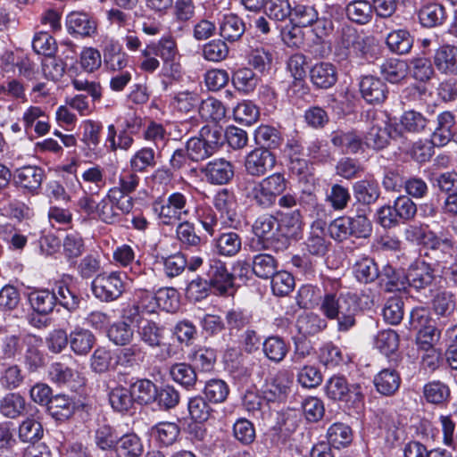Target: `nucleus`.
I'll return each instance as SVG.
<instances>
[{"mask_svg":"<svg viewBox=\"0 0 457 457\" xmlns=\"http://www.w3.org/2000/svg\"><path fill=\"white\" fill-rule=\"evenodd\" d=\"M104 64L111 71H121L129 64V55L113 38H107L103 48Z\"/></svg>","mask_w":457,"mask_h":457,"instance_id":"9d476101","label":"nucleus"},{"mask_svg":"<svg viewBox=\"0 0 457 457\" xmlns=\"http://www.w3.org/2000/svg\"><path fill=\"white\" fill-rule=\"evenodd\" d=\"M379 271L377 263L369 257L358 260L353 265L354 277L358 281L365 284L378 278Z\"/></svg>","mask_w":457,"mask_h":457,"instance_id":"49530a36","label":"nucleus"},{"mask_svg":"<svg viewBox=\"0 0 457 457\" xmlns=\"http://www.w3.org/2000/svg\"><path fill=\"white\" fill-rule=\"evenodd\" d=\"M436 127L431 142L436 146H444L452 139L457 141V124L455 117L451 112H443L437 115Z\"/></svg>","mask_w":457,"mask_h":457,"instance_id":"1a4fd4ad","label":"nucleus"},{"mask_svg":"<svg viewBox=\"0 0 457 457\" xmlns=\"http://www.w3.org/2000/svg\"><path fill=\"white\" fill-rule=\"evenodd\" d=\"M151 436L162 447H168L177 442L180 428L175 422H159L150 429Z\"/></svg>","mask_w":457,"mask_h":457,"instance_id":"4be33fe9","label":"nucleus"},{"mask_svg":"<svg viewBox=\"0 0 457 457\" xmlns=\"http://www.w3.org/2000/svg\"><path fill=\"white\" fill-rule=\"evenodd\" d=\"M346 17L353 23L366 25L372 21L373 9L369 0H352L345 6Z\"/></svg>","mask_w":457,"mask_h":457,"instance_id":"5701e85b","label":"nucleus"},{"mask_svg":"<svg viewBox=\"0 0 457 457\" xmlns=\"http://www.w3.org/2000/svg\"><path fill=\"white\" fill-rule=\"evenodd\" d=\"M109 402L114 411L124 412L133 406L134 398L129 388L117 386L110 391Z\"/></svg>","mask_w":457,"mask_h":457,"instance_id":"6e6d98bb","label":"nucleus"},{"mask_svg":"<svg viewBox=\"0 0 457 457\" xmlns=\"http://www.w3.org/2000/svg\"><path fill=\"white\" fill-rule=\"evenodd\" d=\"M331 142L345 153H357L361 147V139L353 131L337 130L331 134Z\"/></svg>","mask_w":457,"mask_h":457,"instance_id":"a19ab883","label":"nucleus"},{"mask_svg":"<svg viewBox=\"0 0 457 457\" xmlns=\"http://www.w3.org/2000/svg\"><path fill=\"white\" fill-rule=\"evenodd\" d=\"M203 276L212 285V289L218 295H226L234 287V275L228 270L226 263L217 257L206 261Z\"/></svg>","mask_w":457,"mask_h":457,"instance_id":"39448f33","label":"nucleus"},{"mask_svg":"<svg viewBox=\"0 0 457 457\" xmlns=\"http://www.w3.org/2000/svg\"><path fill=\"white\" fill-rule=\"evenodd\" d=\"M155 165V151L148 146L136 151L129 160V167L133 172H145Z\"/></svg>","mask_w":457,"mask_h":457,"instance_id":"79ce46f5","label":"nucleus"},{"mask_svg":"<svg viewBox=\"0 0 457 457\" xmlns=\"http://www.w3.org/2000/svg\"><path fill=\"white\" fill-rule=\"evenodd\" d=\"M312 83L320 88L332 87L337 79V73L335 66L329 62L316 63L310 71Z\"/></svg>","mask_w":457,"mask_h":457,"instance_id":"393cba45","label":"nucleus"},{"mask_svg":"<svg viewBox=\"0 0 457 457\" xmlns=\"http://www.w3.org/2000/svg\"><path fill=\"white\" fill-rule=\"evenodd\" d=\"M276 155L265 148H255L246 154L244 161L245 172L252 177H262L276 165Z\"/></svg>","mask_w":457,"mask_h":457,"instance_id":"6e6552de","label":"nucleus"},{"mask_svg":"<svg viewBox=\"0 0 457 457\" xmlns=\"http://www.w3.org/2000/svg\"><path fill=\"white\" fill-rule=\"evenodd\" d=\"M362 97L370 104H380L386 98V85L378 78L364 76L360 81Z\"/></svg>","mask_w":457,"mask_h":457,"instance_id":"f3484780","label":"nucleus"},{"mask_svg":"<svg viewBox=\"0 0 457 457\" xmlns=\"http://www.w3.org/2000/svg\"><path fill=\"white\" fill-rule=\"evenodd\" d=\"M428 248L441 253V256L439 257L440 260H438V262L447 263L449 262V259L457 258V245L451 237H447L444 233H440L439 235L435 233L434 238L432 239L431 245Z\"/></svg>","mask_w":457,"mask_h":457,"instance_id":"a18cd8bd","label":"nucleus"},{"mask_svg":"<svg viewBox=\"0 0 457 457\" xmlns=\"http://www.w3.org/2000/svg\"><path fill=\"white\" fill-rule=\"evenodd\" d=\"M407 285L415 289H423L434 281V270L425 262H416L411 264L406 273Z\"/></svg>","mask_w":457,"mask_h":457,"instance_id":"2eb2a0df","label":"nucleus"},{"mask_svg":"<svg viewBox=\"0 0 457 457\" xmlns=\"http://www.w3.org/2000/svg\"><path fill=\"white\" fill-rule=\"evenodd\" d=\"M428 124V119L420 112L414 110L405 111L399 121L395 123V133L403 137L407 134L422 133Z\"/></svg>","mask_w":457,"mask_h":457,"instance_id":"9b49d317","label":"nucleus"},{"mask_svg":"<svg viewBox=\"0 0 457 457\" xmlns=\"http://www.w3.org/2000/svg\"><path fill=\"white\" fill-rule=\"evenodd\" d=\"M170 376L177 384L187 390L195 387L197 382V375L195 369L188 363H174L170 368Z\"/></svg>","mask_w":457,"mask_h":457,"instance_id":"f704fd0d","label":"nucleus"},{"mask_svg":"<svg viewBox=\"0 0 457 457\" xmlns=\"http://www.w3.org/2000/svg\"><path fill=\"white\" fill-rule=\"evenodd\" d=\"M232 83L237 91L249 94L255 89L258 84V78L251 69L241 68L234 72Z\"/></svg>","mask_w":457,"mask_h":457,"instance_id":"5fc2aeb1","label":"nucleus"},{"mask_svg":"<svg viewBox=\"0 0 457 457\" xmlns=\"http://www.w3.org/2000/svg\"><path fill=\"white\" fill-rule=\"evenodd\" d=\"M401 384L400 374L394 369H384L374 378L377 391L386 396L393 395Z\"/></svg>","mask_w":457,"mask_h":457,"instance_id":"b1692460","label":"nucleus"},{"mask_svg":"<svg viewBox=\"0 0 457 457\" xmlns=\"http://www.w3.org/2000/svg\"><path fill=\"white\" fill-rule=\"evenodd\" d=\"M327 326V320L313 312L303 314L296 320L298 332L303 337L318 334L324 330Z\"/></svg>","mask_w":457,"mask_h":457,"instance_id":"58836bf2","label":"nucleus"},{"mask_svg":"<svg viewBox=\"0 0 457 457\" xmlns=\"http://www.w3.org/2000/svg\"><path fill=\"white\" fill-rule=\"evenodd\" d=\"M199 115L205 121L218 122L225 118L226 108L223 104L213 97L203 100L199 106Z\"/></svg>","mask_w":457,"mask_h":457,"instance_id":"8fccbe9b","label":"nucleus"},{"mask_svg":"<svg viewBox=\"0 0 457 457\" xmlns=\"http://www.w3.org/2000/svg\"><path fill=\"white\" fill-rule=\"evenodd\" d=\"M234 438L243 445H250L256 438L253 424L245 418L237 419L232 428Z\"/></svg>","mask_w":457,"mask_h":457,"instance_id":"bf43d9fd","label":"nucleus"},{"mask_svg":"<svg viewBox=\"0 0 457 457\" xmlns=\"http://www.w3.org/2000/svg\"><path fill=\"white\" fill-rule=\"evenodd\" d=\"M254 138L258 145H261V148H277L282 143V137L280 132L270 126L262 125L254 133Z\"/></svg>","mask_w":457,"mask_h":457,"instance_id":"13d9d810","label":"nucleus"},{"mask_svg":"<svg viewBox=\"0 0 457 457\" xmlns=\"http://www.w3.org/2000/svg\"><path fill=\"white\" fill-rule=\"evenodd\" d=\"M278 224L280 233L278 235L280 237L278 245L284 251L289 246L290 240L296 238L300 233L301 221L299 212L295 211L291 213H285L280 221H278Z\"/></svg>","mask_w":457,"mask_h":457,"instance_id":"a211bd4d","label":"nucleus"},{"mask_svg":"<svg viewBox=\"0 0 457 457\" xmlns=\"http://www.w3.org/2000/svg\"><path fill=\"white\" fill-rule=\"evenodd\" d=\"M133 135L130 132L116 128L113 124L107 127L106 147L111 152L118 149L128 151L134 144Z\"/></svg>","mask_w":457,"mask_h":457,"instance_id":"cd10ccee","label":"nucleus"},{"mask_svg":"<svg viewBox=\"0 0 457 457\" xmlns=\"http://www.w3.org/2000/svg\"><path fill=\"white\" fill-rule=\"evenodd\" d=\"M406 274L387 264L379 271L378 280L387 292L402 291L407 287Z\"/></svg>","mask_w":457,"mask_h":457,"instance_id":"bb28decb","label":"nucleus"},{"mask_svg":"<svg viewBox=\"0 0 457 457\" xmlns=\"http://www.w3.org/2000/svg\"><path fill=\"white\" fill-rule=\"evenodd\" d=\"M91 289L101 302L116 301L126 290V275L118 271L98 274L91 283Z\"/></svg>","mask_w":457,"mask_h":457,"instance_id":"20e7f679","label":"nucleus"},{"mask_svg":"<svg viewBox=\"0 0 457 457\" xmlns=\"http://www.w3.org/2000/svg\"><path fill=\"white\" fill-rule=\"evenodd\" d=\"M408 71V63L399 59L386 60L380 66V72L390 83H397L403 79Z\"/></svg>","mask_w":457,"mask_h":457,"instance_id":"09e8293b","label":"nucleus"},{"mask_svg":"<svg viewBox=\"0 0 457 457\" xmlns=\"http://www.w3.org/2000/svg\"><path fill=\"white\" fill-rule=\"evenodd\" d=\"M223 143V132L220 129L204 127L199 137L187 140L186 149L189 160L204 161L214 154Z\"/></svg>","mask_w":457,"mask_h":457,"instance_id":"7ed1b4c3","label":"nucleus"},{"mask_svg":"<svg viewBox=\"0 0 457 457\" xmlns=\"http://www.w3.org/2000/svg\"><path fill=\"white\" fill-rule=\"evenodd\" d=\"M66 28L70 34L90 37L96 32V22L87 13L71 12L66 18Z\"/></svg>","mask_w":457,"mask_h":457,"instance_id":"ddd939ff","label":"nucleus"},{"mask_svg":"<svg viewBox=\"0 0 457 457\" xmlns=\"http://www.w3.org/2000/svg\"><path fill=\"white\" fill-rule=\"evenodd\" d=\"M117 457H141L144 446L140 437L135 433H128L120 436L115 446Z\"/></svg>","mask_w":457,"mask_h":457,"instance_id":"473e14b6","label":"nucleus"},{"mask_svg":"<svg viewBox=\"0 0 457 457\" xmlns=\"http://www.w3.org/2000/svg\"><path fill=\"white\" fill-rule=\"evenodd\" d=\"M53 293L56 297V304H60L69 312H74L79 308L80 298L67 285L62 283L55 285Z\"/></svg>","mask_w":457,"mask_h":457,"instance_id":"680f3d73","label":"nucleus"},{"mask_svg":"<svg viewBox=\"0 0 457 457\" xmlns=\"http://www.w3.org/2000/svg\"><path fill=\"white\" fill-rule=\"evenodd\" d=\"M23 349V338L20 334H5L0 337V360H13Z\"/></svg>","mask_w":457,"mask_h":457,"instance_id":"de8ad7c7","label":"nucleus"},{"mask_svg":"<svg viewBox=\"0 0 457 457\" xmlns=\"http://www.w3.org/2000/svg\"><path fill=\"white\" fill-rule=\"evenodd\" d=\"M327 396L333 401L361 402L362 394L361 386L357 384L350 385L344 376H333L325 385Z\"/></svg>","mask_w":457,"mask_h":457,"instance_id":"423d86ee","label":"nucleus"},{"mask_svg":"<svg viewBox=\"0 0 457 457\" xmlns=\"http://www.w3.org/2000/svg\"><path fill=\"white\" fill-rule=\"evenodd\" d=\"M434 64L436 70L445 75H457V46L445 45L436 50Z\"/></svg>","mask_w":457,"mask_h":457,"instance_id":"dca6fc26","label":"nucleus"},{"mask_svg":"<svg viewBox=\"0 0 457 457\" xmlns=\"http://www.w3.org/2000/svg\"><path fill=\"white\" fill-rule=\"evenodd\" d=\"M0 412L6 418L16 419L27 413V403L17 393H9L0 401Z\"/></svg>","mask_w":457,"mask_h":457,"instance_id":"c756f323","label":"nucleus"},{"mask_svg":"<svg viewBox=\"0 0 457 457\" xmlns=\"http://www.w3.org/2000/svg\"><path fill=\"white\" fill-rule=\"evenodd\" d=\"M118 129L137 134L144 126V117L135 109L129 108L117 117Z\"/></svg>","mask_w":457,"mask_h":457,"instance_id":"052dcab7","label":"nucleus"},{"mask_svg":"<svg viewBox=\"0 0 457 457\" xmlns=\"http://www.w3.org/2000/svg\"><path fill=\"white\" fill-rule=\"evenodd\" d=\"M413 39L405 29H396L390 32L386 37L388 48L398 54H404L410 52L412 47Z\"/></svg>","mask_w":457,"mask_h":457,"instance_id":"3c124183","label":"nucleus"},{"mask_svg":"<svg viewBox=\"0 0 457 457\" xmlns=\"http://www.w3.org/2000/svg\"><path fill=\"white\" fill-rule=\"evenodd\" d=\"M38 412L37 408L29 414V417L24 420L19 427V437L25 443H35L40 440L44 435V429L39 420L35 419Z\"/></svg>","mask_w":457,"mask_h":457,"instance_id":"c9c22d12","label":"nucleus"},{"mask_svg":"<svg viewBox=\"0 0 457 457\" xmlns=\"http://www.w3.org/2000/svg\"><path fill=\"white\" fill-rule=\"evenodd\" d=\"M163 330V327L150 320H145L137 327L140 340L152 348L162 346Z\"/></svg>","mask_w":457,"mask_h":457,"instance_id":"c85d7f7f","label":"nucleus"},{"mask_svg":"<svg viewBox=\"0 0 457 457\" xmlns=\"http://www.w3.org/2000/svg\"><path fill=\"white\" fill-rule=\"evenodd\" d=\"M278 261L270 254H256L252 262L253 273L263 279L270 278L278 271Z\"/></svg>","mask_w":457,"mask_h":457,"instance_id":"37998d69","label":"nucleus"},{"mask_svg":"<svg viewBox=\"0 0 457 457\" xmlns=\"http://www.w3.org/2000/svg\"><path fill=\"white\" fill-rule=\"evenodd\" d=\"M422 395L428 403L445 405L450 400L451 391L446 384L433 380L423 386Z\"/></svg>","mask_w":457,"mask_h":457,"instance_id":"7c9ffc66","label":"nucleus"},{"mask_svg":"<svg viewBox=\"0 0 457 457\" xmlns=\"http://www.w3.org/2000/svg\"><path fill=\"white\" fill-rule=\"evenodd\" d=\"M254 235L262 243L263 248H271L277 252L282 251L280 245L278 220L272 215L259 217L253 226Z\"/></svg>","mask_w":457,"mask_h":457,"instance_id":"0eeeda50","label":"nucleus"},{"mask_svg":"<svg viewBox=\"0 0 457 457\" xmlns=\"http://www.w3.org/2000/svg\"><path fill=\"white\" fill-rule=\"evenodd\" d=\"M146 351L140 344H133L120 349L116 353V363L124 368L138 367L145 361Z\"/></svg>","mask_w":457,"mask_h":457,"instance_id":"a878e982","label":"nucleus"},{"mask_svg":"<svg viewBox=\"0 0 457 457\" xmlns=\"http://www.w3.org/2000/svg\"><path fill=\"white\" fill-rule=\"evenodd\" d=\"M320 311L327 319L337 320L338 332L345 333L356 325L359 307L354 295L330 292L321 297Z\"/></svg>","mask_w":457,"mask_h":457,"instance_id":"f257e3e1","label":"nucleus"},{"mask_svg":"<svg viewBox=\"0 0 457 457\" xmlns=\"http://www.w3.org/2000/svg\"><path fill=\"white\" fill-rule=\"evenodd\" d=\"M214 245L219 254L234 256L240 251L242 240L238 234L228 232L216 238Z\"/></svg>","mask_w":457,"mask_h":457,"instance_id":"603ef678","label":"nucleus"},{"mask_svg":"<svg viewBox=\"0 0 457 457\" xmlns=\"http://www.w3.org/2000/svg\"><path fill=\"white\" fill-rule=\"evenodd\" d=\"M289 381L284 375H278L268 383L263 390L264 398L269 402L282 401L289 393Z\"/></svg>","mask_w":457,"mask_h":457,"instance_id":"864d4df0","label":"nucleus"},{"mask_svg":"<svg viewBox=\"0 0 457 457\" xmlns=\"http://www.w3.org/2000/svg\"><path fill=\"white\" fill-rule=\"evenodd\" d=\"M244 31L245 24L243 21L235 14L224 15L220 22V35L225 40L234 42L241 37Z\"/></svg>","mask_w":457,"mask_h":457,"instance_id":"ea45409f","label":"nucleus"},{"mask_svg":"<svg viewBox=\"0 0 457 457\" xmlns=\"http://www.w3.org/2000/svg\"><path fill=\"white\" fill-rule=\"evenodd\" d=\"M368 40L360 37L354 30L345 32L342 36V45L347 50L345 54L365 55L368 52Z\"/></svg>","mask_w":457,"mask_h":457,"instance_id":"e2e57ef3","label":"nucleus"},{"mask_svg":"<svg viewBox=\"0 0 457 457\" xmlns=\"http://www.w3.org/2000/svg\"><path fill=\"white\" fill-rule=\"evenodd\" d=\"M49 414L58 421L69 420L75 411L73 401L65 395H56L52 396V400L47 407Z\"/></svg>","mask_w":457,"mask_h":457,"instance_id":"2f4dec72","label":"nucleus"},{"mask_svg":"<svg viewBox=\"0 0 457 457\" xmlns=\"http://www.w3.org/2000/svg\"><path fill=\"white\" fill-rule=\"evenodd\" d=\"M408 71L416 80L426 82L431 79L435 71L430 60L427 57H415L410 61Z\"/></svg>","mask_w":457,"mask_h":457,"instance_id":"4d7b16f0","label":"nucleus"},{"mask_svg":"<svg viewBox=\"0 0 457 457\" xmlns=\"http://www.w3.org/2000/svg\"><path fill=\"white\" fill-rule=\"evenodd\" d=\"M185 202H154L153 211L157 213L163 224L170 225L182 219V214L187 215L184 210Z\"/></svg>","mask_w":457,"mask_h":457,"instance_id":"6ab92c4d","label":"nucleus"},{"mask_svg":"<svg viewBox=\"0 0 457 457\" xmlns=\"http://www.w3.org/2000/svg\"><path fill=\"white\" fill-rule=\"evenodd\" d=\"M149 45L154 48V53L162 61L178 59L179 57L177 44L174 37L171 36L162 37L157 42H152Z\"/></svg>","mask_w":457,"mask_h":457,"instance_id":"338daca9","label":"nucleus"},{"mask_svg":"<svg viewBox=\"0 0 457 457\" xmlns=\"http://www.w3.org/2000/svg\"><path fill=\"white\" fill-rule=\"evenodd\" d=\"M327 438L329 445L337 449L345 447L353 440L352 429L345 423H334L328 429Z\"/></svg>","mask_w":457,"mask_h":457,"instance_id":"c03bdc74","label":"nucleus"},{"mask_svg":"<svg viewBox=\"0 0 457 457\" xmlns=\"http://www.w3.org/2000/svg\"><path fill=\"white\" fill-rule=\"evenodd\" d=\"M202 171L210 183L216 185L226 184L234 177L232 163L223 158L209 162Z\"/></svg>","mask_w":457,"mask_h":457,"instance_id":"f8f14e48","label":"nucleus"},{"mask_svg":"<svg viewBox=\"0 0 457 457\" xmlns=\"http://www.w3.org/2000/svg\"><path fill=\"white\" fill-rule=\"evenodd\" d=\"M96 338L88 329L77 328L70 334V345L78 355H86L93 348Z\"/></svg>","mask_w":457,"mask_h":457,"instance_id":"4c0bfd02","label":"nucleus"},{"mask_svg":"<svg viewBox=\"0 0 457 457\" xmlns=\"http://www.w3.org/2000/svg\"><path fill=\"white\" fill-rule=\"evenodd\" d=\"M446 18L445 7L437 3H427L419 11L422 26L432 28L441 25Z\"/></svg>","mask_w":457,"mask_h":457,"instance_id":"e433bc0d","label":"nucleus"},{"mask_svg":"<svg viewBox=\"0 0 457 457\" xmlns=\"http://www.w3.org/2000/svg\"><path fill=\"white\" fill-rule=\"evenodd\" d=\"M262 346L265 357L274 363L281 362L289 351V345L278 336L268 337Z\"/></svg>","mask_w":457,"mask_h":457,"instance_id":"72a5a7b5","label":"nucleus"},{"mask_svg":"<svg viewBox=\"0 0 457 457\" xmlns=\"http://www.w3.org/2000/svg\"><path fill=\"white\" fill-rule=\"evenodd\" d=\"M28 298L32 309L41 315L51 313L56 305L53 290L35 288L29 292Z\"/></svg>","mask_w":457,"mask_h":457,"instance_id":"412c9836","label":"nucleus"},{"mask_svg":"<svg viewBox=\"0 0 457 457\" xmlns=\"http://www.w3.org/2000/svg\"><path fill=\"white\" fill-rule=\"evenodd\" d=\"M304 245L312 255L324 256L328 253L330 242L326 238L325 224L322 221L312 223Z\"/></svg>","mask_w":457,"mask_h":457,"instance_id":"4468645a","label":"nucleus"},{"mask_svg":"<svg viewBox=\"0 0 457 457\" xmlns=\"http://www.w3.org/2000/svg\"><path fill=\"white\" fill-rule=\"evenodd\" d=\"M204 394L209 402L219 403L227 399L229 389L224 380L210 379L205 383Z\"/></svg>","mask_w":457,"mask_h":457,"instance_id":"69168bd1","label":"nucleus"},{"mask_svg":"<svg viewBox=\"0 0 457 457\" xmlns=\"http://www.w3.org/2000/svg\"><path fill=\"white\" fill-rule=\"evenodd\" d=\"M259 109L251 101L244 100L233 110V115L237 121L244 125H252L259 118Z\"/></svg>","mask_w":457,"mask_h":457,"instance_id":"0e129e2a","label":"nucleus"},{"mask_svg":"<svg viewBox=\"0 0 457 457\" xmlns=\"http://www.w3.org/2000/svg\"><path fill=\"white\" fill-rule=\"evenodd\" d=\"M119 439L116 429L110 425H101L95 432V442L102 450L115 448Z\"/></svg>","mask_w":457,"mask_h":457,"instance_id":"774afa93","label":"nucleus"},{"mask_svg":"<svg viewBox=\"0 0 457 457\" xmlns=\"http://www.w3.org/2000/svg\"><path fill=\"white\" fill-rule=\"evenodd\" d=\"M287 184L281 173H273L260 182L245 179L237 184V194L249 200H288Z\"/></svg>","mask_w":457,"mask_h":457,"instance_id":"f03ea898","label":"nucleus"},{"mask_svg":"<svg viewBox=\"0 0 457 457\" xmlns=\"http://www.w3.org/2000/svg\"><path fill=\"white\" fill-rule=\"evenodd\" d=\"M44 172L37 166H23L15 170L13 180L21 187L29 191L37 190L43 180Z\"/></svg>","mask_w":457,"mask_h":457,"instance_id":"aec40b11","label":"nucleus"}]
</instances>
